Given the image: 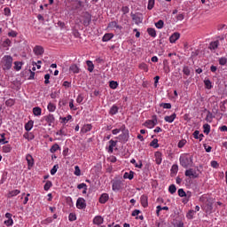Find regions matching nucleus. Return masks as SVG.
I'll list each match as a JSON object with an SVG mask.
<instances>
[{"label":"nucleus","mask_w":227,"mask_h":227,"mask_svg":"<svg viewBox=\"0 0 227 227\" xmlns=\"http://www.w3.org/2000/svg\"><path fill=\"white\" fill-rule=\"evenodd\" d=\"M3 63H4V70H10L12 68V65H13V58L10 55H5L3 58Z\"/></svg>","instance_id":"1"},{"label":"nucleus","mask_w":227,"mask_h":227,"mask_svg":"<svg viewBox=\"0 0 227 227\" xmlns=\"http://www.w3.org/2000/svg\"><path fill=\"white\" fill-rule=\"evenodd\" d=\"M179 160L183 168H188L192 164V156L191 157H187L186 155L181 156Z\"/></svg>","instance_id":"2"},{"label":"nucleus","mask_w":227,"mask_h":227,"mask_svg":"<svg viewBox=\"0 0 227 227\" xmlns=\"http://www.w3.org/2000/svg\"><path fill=\"white\" fill-rule=\"evenodd\" d=\"M112 190L114 192H118V191H121L123 189V181L121 180H114L112 181Z\"/></svg>","instance_id":"3"},{"label":"nucleus","mask_w":227,"mask_h":227,"mask_svg":"<svg viewBox=\"0 0 227 227\" xmlns=\"http://www.w3.org/2000/svg\"><path fill=\"white\" fill-rule=\"evenodd\" d=\"M131 19L132 20H134L135 24H141V22H143V14L137 12L136 14H134L133 12H131Z\"/></svg>","instance_id":"4"},{"label":"nucleus","mask_w":227,"mask_h":227,"mask_svg":"<svg viewBox=\"0 0 227 227\" xmlns=\"http://www.w3.org/2000/svg\"><path fill=\"white\" fill-rule=\"evenodd\" d=\"M129 132H126V133H121V135L116 137L115 139H118L120 143H122L123 145H125V143L129 141Z\"/></svg>","instance_id":"5"},{"label":"nucleus","mask_w":227,"mask_h":227,"mask_svg":"<svg viewBox=\"0 0 227 227\" xmlns=\"http://www.w3.org/2000/svg\"><path fill=\"white\" fill-rule=\"evenodd\" d=\"M82 24L85 27H88L91 24V14L90 12H84Z\"/></svg>","instance_id":"6"},{"label":"nucleus","mask_w":227,"mask_h":227,"mask_svg":"<svg viewBox=\"0 0 227 227\" xmlns=\"http://www.w3.org/2000/svg\"><path fill=\"white\" fill-rule=\"evenodd\" d=\"M76 207L79 208V210H83V208H86V200L83 198H78L76 200Z\"/></svg>","instance_id":"7"},{"label":"nucleus","mask_w":227,"mask_h":227,"mask_svg":"<svg viewBox=\"0 0 227 227\" xmlns=\"http://www.w3.org/2000/svg\"><path fill=\"white\" fill-rule=\"evenodd\" d=\"M184 175L185 176H189V178H198V176H200V175L192 168L186 170Z\"/></svg>","instance_id":"8"},{"label":"nucleus","mask_w":227,"mask_h":227,"mask_svg":"<svg viewBox=\"0 0 227 227\" xmlns=\"http://www.w3.org/2000/svg\"><path fill=\"white\" fill-rule=\"evenodd\" d=\"M43 52H45V50H43V47H42L40 45H36L34 48V53L35 54V56H42V54H43Z\"/></svg>","instance_id":"9"},{"label":"nucleus","mask_w":227,"mask_h":227,"mask_svg":"<svg viewBox=\"0 0 227 227\" xmlns=\"http://www.w3.org/2000/svg\"><path fill=\"white\" fill-rule=\"evenodd\" d=\"M154 157H155V162L156 164L160 165L162 163V153L160 152H156L155 154H154Z\"/></svg>","instance_id":"10"},{"label":"nucleus","mask_w":227,"mask_h":227,"mask_svg":"<svg viewBox=\"0 0 227 227\" xmlns=\"http://www.w3.org/2000/svg\"><path fill=\"white\" fill-rule=\"evenodd\" d=\"M109 147H108V152L109 153H113V152L114 151V146H116V145H118V140H110L109 141Z\"/></svg>","instance_id":"11"},{"label":"nucleus","mask_w":227,"mask_h":227,"mask_svg":"<svg viewBox=\"0 0 227 227\" xmlns=\"http://www.w3.org/2000/svg\"><path fill=\"white\" fill-rule=\"evenodd\" d=\"M107 201H109V194L107 193L101 194V196L99 197V203L104 205L105 203H107Z\"/></svg>","instance_id":"12"},{"label":"nucleus","mask_w":227,"mask_h":227,"mask_svg":"<svg viewBox=\"0 0 227 227\" xmlns=\"http://www.w3.org/2000/svg\"><path fill=\"white\" fill-rule=\"evenodd\" d=\"M104 223V218L101 215L95 216L93 219V224H97L98 226H100V224Z\"/></svg>","instance_id":"13"},{"label":"nucleus","mask_w":227,"mask_h":227,"mask_svg":"<svg viewBox=\"0 0 227 227\" xmlns=\"http://www.w3.org/2000/svg\"><path fill=\"white\" fill-rule=\"evenodd\" d=\"M214 200L212 199L207 200V203L206 206V212H212L214 207Z\"/></svg>","instance_id":"14"},{"label":"nucleus","mask_w":227,"mask_h":227,"mask_svg":"<svg viewBox=\"0 0 227 227\" xmlns=\"http://www.w3.org/2000/svg\"><path fill=\"white\" fill-rule=\"evenodd\" d=\"M141 205L144 207V208H146L148 207V196L142 195L140 198Z\"/></svg>","instance_id":"15"},{"label":"nucleus","mask_w":227,"mask_h":227,"mask_svg":"<svg viewBox=\"0 0 227 227\" xmlns=\"http://www.w3.org/2000/svg\"><path fill=\"white\" fill-rule=\"evenodd\" d=\"M180 38V33L176 32L169 37L170 43H175Z\"/></svg>","instance_id":"16"},{"label":"nucleus","mask_w":227,"mask_h":227,"mask_svg":"<svg viewBox=\"0 0 227 227\" xmlns=\"http://www.w3.org/2000/svg\"><path fill=\"white\" fill-rule=\"evenodd\" d=\"M145 125L148 129H153V127H155V125H157V118H155V122H153V121H152V120H149L145 122Z\"/></svg>","instance_id":"17"},{"label":"nucleus","mask_w":227,"mask_h":227,"mask_svg":"<svg viewBox=\"0 0 227 227\" xmlns=\"http://www.w3.org/2000/svg\"><path fill=\"white\" fill-rule=\"evenodd\" d=\"M69 71L72 72L73 74H79V72H81V68H79L77 65L73 64L69 67Z\"/></svg>","instance_id":"18"},{"label":"nucleus","mask_w":227,"mask_h":227,"mask_svg":"<svg viewBox=\"0 0 227 227\" xmlns=\"http://www.w3.org/2000/svg\"><path fill=\"white\" fill-rule=\"evenodd\" d=\"M26 160L27 161L28 168H33V166L35 164V160L33 159V156H31V154H27L26 156Z\"/></svg>","instance_id":"19"},{"label":"nucleus","mask_w":227,"mask_h":227,"mask_svg":"<svg viewBox=\"0 0 227 227\" xmlns=\"http://www.w3.org/2000/svg\"><path fill=\"white\" fill-rule=\"evenodd\" d=\"M176 118V114H173L170 116H165L164 120L165 121H167L168 123H173L175 121V119Z\"/></svg>","instance_id":"20"},{"label":"nucleus","mask_w":227,"mask_h":227,"mask_svg":"<svg viewBox=\"0 0 227 227\" xmlns=\"http://www.w3.org/2000/svg\"><path fill=\"white\" fill-rule=\"evenodd\" d=\"M44 120L49 123V125H51V123H54V115L50 114L49 115L44 116Z\"/></svg>","instance_id":"21"},{"label":"nucleus","mask_w":227,"mask_h":227,"mask_svg":"<svg viewBox=\"0 0 227 227\" xmlns=\"http://www.w3.org/2000/svg\"><path fill=\"white\" fill-rule=\"evenodd\" d=\"M91 124H86L82 128L81 132L82 134H86V132H90V130H91Z\"/></svg>","instance_id":"22"},{"label":"nucleus","mask_w":227,"mask_h":227,"mask_svg":"<svg viewBox=\"0 0 227 227\" xmlns=\"http://www.w3.org/2000/svg\"><path fill=\"white\" fill-rule=\"evenodd\" d=\"M33 113L35 116H41L42 115V108L40 106H35L33 108Z\"/></svg>","instance_id":"23"},{"label":"nucleus","mask_w":227,"mask_h":227,"mask_svg":"<svg viewBox=\"0 0 227 227\" xmlns=\"http://www.w3.org/2000/svg\"><path fill=\"white\" fill-rule=\"evenodd\" d=\"M108 27H115L116 29H122L123 27L120 25H118V22L112 21L108 24Z\"/></svg>","instance_id":"24"},{"label":"nucleus","mask_w":227,"mask_h":227,"mask_svg":"<svg viewBox=\"0 0 227 227\" xmlns=\"http://www.w3.org/2000/svg\"><path fill=\"white\" fill-rule=\"evenodd\" d=\"M147 33L150 36H152L153 38H155V36H157V32L154 30V28L153 27H149L147 28Z\"/></svg>","instance_id":"25"},{"label":"nucleus","mask_w":227,"mask_h":227,"mask_svg":"<svg viewBox=\"0 0 227 227\" xmlns=\"http://www.w3.org/2000/svg\"><path fill=\"white\" fill-rule=\"evenodd\" d=\"M123 178H125V179L129 178V180H132L134 178V171H129V173L126 172L123 175Z\"/></svg>","instance_id":"26"},{"label":"nucleus","mask_w":227,"mask_h":227,"mask_svg":"<svg viewBox=\"0 0 227 227\" xmlns=\"http://www.w3.org/2000/svg\"><path fill=\"white\" fill-rule=\"evenodd\" d=\"M209 45V49L215 51L219 47V41L211 42Z\"/></svg>","instance_id":"27"},{"label":"nucleus","mask_w":227,"mask_h":227,"mask_svg":"<svg viewBox=\"0 0 227 227\" xmlns=\"http://www.w3.org/2000/svg\"><path fill=\"white\" fill-rule=\"evenodd\" d=\"M87 67H88V70L90 72H93V69L95 68V65H93V62L90 60H87L86 61Z\"/></svg>","instance_id":"28"},{"label":"nucleus","mask_w":227,"mask_h":227,"mask_svg":"<svg viewBox=\"0 0 227 227\" xmlns=\"http://www.w3.org/2000/svg\"><path fill=\"white\" fill-rule=\"evenodd\" d=\"M204 84H205L207 90H212V88L214 87V86L212 85V82H211L209 79L205 80V81H204Z\"/></svg>","instance_id":"29"},{"label":"nucleus","mask_w":227,"mask_h":227,"mask_svg":"<svg viewBox=\"0 0 227 227\" xmlns=\"http://www.w3.org/2000/svg\"><path fill=\"white\" fill-rule=\"evenodd\" d=\"M59 145L58 144H54L51 148L50 149L51 153H56V152H58V150H59Z\"/></svg>","instance_id":"30"},{"label":"nucleus","mask_w":227,"mask_h":227,"mask_svg":"<svg viewBox=\"0 0 227 227\" xmlns=\"http://www.w3.org/2000/svg\"><path fill=\"white\" fill-rule=\"evenodd\" d=\"M116 113H118V107L114 105L111 108H110V111H109V114L114 116V114H116Z\"/></svg>","instance_id":"31"},{"label":"nucleus","mask_w":227,"mask_h":227,"mask_svg":"<svg viewBox=\"0 0 227 227\" xmlns=\"http://www.w3.org/2000/svg\"><path fill=\"white\" fill-rule=\"evenodd\" d=\"M33 121H29L26 125H25V130H27V132H29V130H31V129H33Z\"/></svg>","instance_id":"32"},{"label":"nucleus","mask_w":227,"mask_h":227,"mask_svg":"<svg viewBox=\"0 0 227 227\" xmlns=\"http://www.w3.org/2000/svg\"><path fill=\"white\" fill-rule=\"evenodd\" d=\"M150 146H153V148H159V139L154 138L151 143Z\"/></svg>","instance_id":"33"},{"label":"nucleus","mask_w":227,"mask_h":227,"mask_svg":"<svg viewBox=\"0 0 227 227\" xmlns=\"http://www.w3.org/2000/svg\"><path fill=\"white\" fill-rule=\"evenodd\" d=\"M19 194H20V191L13 190V191L9 192L8 198H13V196H17Z\"/></svg>","instance_id":"34"},{"label":"nucleus","mask_w":227,"mask_h":227,"mask_svg":"<svg viewBox=\"0 0 227 227\" xmlns=\"http://www.w3.org/2000/svg\"><path fill=\"white\" fill-rule=\"evenodd\" d=\"M203 129H204V130H203L204 134H207V135L210 134V125L209 124H207V123L204 124Z\"/></svg>","instance_id":"35"},{"label":"nucleus","mask_w":227,"mask_h":227,"mask_svg":"<svg viewBox=\"0 0 227 227\" xmlns=\"http://www.w3.org/2000/svg\"><path fill=\"white\" fill-rule=\"evenodd\" d=\"M14 68L19 72V70L22 69V62L15 61L14 62Z\"/></svg>","instance_id":"36"},{"label":"nucleus","mask_w":227,"mask_h":227,"mask_svg":"<svg viewBox=\"0 0 227 227\" xmlns=\"http://www.w3.org/2000/svg\"><path fill=\"white\" fill-rule=\"evenodd\" d=\"M155 26L158 29H162L164 27V21L160 20L158 22L155 23Z\"/></svg>","instance_id":"37"},{"label":"nucleus","mask_w":227,"mask_h":227,"mask_svg":"<svg viewBox=\"0 0 227 227\" xmlns=\"http://www.w3.org/2000/svg\"><path fill=\"white\" fill-rule=\"evenodd\" d=\"M111 38H113V34H106L102 40L103 42H109V40H111Z\"/></svg>","instance_id":"38"},{"label":"nucleus","mask_w":227,"mask_h":227,"mask_svg":"<svg viewBox=\"0 0 227 227\" xmlns=\"http://www.w3.org/2000/svg\"><path fill=\"white\" fill-rule=\"evenodd\" d=\"M52 187V182L51 181H46L43 189L44 191H49V189H51Z\"/></svg>","instance_id":"39"},{"label":"nucleus","mask_w":227,"mask_h":227,"mask_svg":"<svg viewBox=\"0 0 227 227\" xmlns=\"http://www.w3.org/2000/svg\"><path fill=\"white\" fill-rule=\"evenodd\" d=\"M153 6H155V0H149L147 9L153 10Z\"/></svg>","instance_id":"40"},{"label":"nucleus","mask_w":227,"mask_h":227,"mask_svg":"<svg viewBox=\"0 0 227 227\" xmlns=\"http://www.w3.org/2000/svg\"><path fill=\"white\" fill-rule=\"evenodd\" d=\"M48 111H50V113H54V111H56V106H54L52 103H49Z\"/></svg>","instance_id":"41"},{"label":"nucleus","mask_w":227,"mask_h":227,"mask_svg":"<svg viewBox=\"0 0 227 227\" xmlns=\"http://www.w3.org/2000/svg\"><path fill=\"white\" fill-rule=\"evenodd\" d=\"M168 192H170V194H175V192H176V186L175 184H171L168 187Z\"/></svg>","instance_id":"42"},{"label":"nucleus","mask_w":227,"mask_h":227,"mask_svg":"<svg viewBox=\"0 0 227 227\" xmlns=\"http://www.w3.org/2000/svg\"><path fill=\"white\" fill-rule=\"evenodd\" d=\"M58 169H59V166L58 164L54 165L51 169V175H56V173H58Z\"/></svg>","instance_id":"43"},{"label":"nucleus","mask_w":227,"mask_h":227,"mask_svg":"<svg viewBox=\"0 0 227 227\" xmlns=\"http://www.w3.org/2000/svg\"><path fill=\"white\" fill-rule=\"evenodd\" d=\"M160 107H163V109H171L170 103H161L160 104Z\"/></svg>","instance_id":"44"},{"label":"nucleus","mask_w":227,"mask_h":227,"mask_svg":"<svg viewBox=\"0 0 227 227\" xmlns=\"http://www.w3.org/2000/svg\"><path fill=\"white\" fill-rule=\"evenodd\" d=\"M186 143H187V140H185V139L180 140L177 144L178 148H184V146H185Z\"/></svg>","instance_id":"45"},{"label":"nucleus","mask_w":227,"mask_h":227,"mask_svg":"<svg viewBox=\"0 0 227 227\" xmlns=\"http://www.w3.org/2000/svg\"><path fill=\"white\" fill-rule=\"evenodd\" d=\"M227 63V59L224 57H222L219 59V65H221L222 67H224V65H226Z\"/></svg>","instance_id":"46"},{"label":"nucleus","mask_w":227,"mask_h":227,"mask_svg":"<svg viewBox=\"0 0 227 227\" xmlns=\"http://www.w3.org/2000/svg\"><path fill=\"white\" fill-rule=\"evenodd\" d=\"M213 118H214V114H212L210 111H207L206 121H212Z\"/></svg>","instance_id":"47"},{"label":"nucleus","mask_w":227,"mask_h":227,"mask_svg":"<svg viewBox=\"0 0 227 227\" xmlns=\"http://www.w3.org/2000/svg\"><path fill=\"white\" fill-rule=\"evenodd\" d=\"M110 88L112 90H116L118 88V82L114 81L110 82Z\"/></svg>","instance_id":"48"},{"label":"nucleus","mask_w":227,"mask_h":227,"mask_svg":"<svg viewBox=\"0 0 227 227\" xmlns=\"http://www.w3.org/2000/svg\"><path fill=\"white\" fill-rule=\"evenodd\" d=\"M3 150H4V153H10V152H12V146L7 145L3 147Z\"/></svg>","instance_id":"49"},{"label":"nucleus","mask_w":227,"mask_h":227,"mask_svg":"<svg viewBox=\"0 0 227 227\" xmlns=\"http://www.w3.org/2000/svg\"><path fill=\"white\" fill-rule=\"evenodd\" d=\"M72 119V115H67V117H60V120H62L63 123H67V121H70Z\"/></svg>","instance_id":"50"},{"label":"nucleus","mask_w":227,"mask_h":227,"mask_svg":"<svg viewBox=\"0 0 227 227\" xmlns=\"http://www.w3.org/2000/svg\"><path fill=\"white\" fill-rule=\"evenodd\" d=\"M183 72L184 75H191V69H189V67H184Z\"/></svg>","instance_id":"51"},{"label":"nucleus","mask_w":227,"mask_h":227,"mask_svg":"<svg viewBox=\"0 0 227 227\" xmlns=\"http://www.w3.org/2000/svg\"><path fill=\"white\" fill-rule=\"evenodd\" d=\"M11 13H12V11L10 10V8L5 7V8L4 9V14L6 17H10Z\"/></svg>","instance_id":"52"},{"label":"nucleus","mask_w":227,"mask_h":227,"mask_svg":"<svg viewBox=\"0 0 227 227\" xmlns=\"http://www.w3.org/2000/svg\"><path fill=\"white\" fill-rule=\"evenodd\" d=\"M177 192H178V196H180V198H185V191H184V189H179L178 191H177Z\"/></svg>","instance_id":"53"},{"label":"nucleus","mask_w":227,"mask_h":227,"mask_svg":"<svg viewBox=\"0 0 227 227\" xmlns=\"http://www.w3.org/2000/svg\"><path fill=\"white\" fill-rule=\"evenodd\" d=\"M24 137H25V139H35V135H33L31 133H26V134H24Z\"/></svg>","instance_id":"54"},{"label":"nucleus","mask_w":227,"mask_h":227,"mask_svg":"<svg viewBox=\"0 0 227 227\" xmlns=\"http://www.w3.org/2000/svg\"><path fill=\"white\" fill-rule=\"evenodd\" d=\"M74 175L76 176H81V168H79V166L74 167Z\"/></svg>","instance_id":"55"},{"label":"nucleus","mask_w":227,"mask_h":227,"mask_svg":"<svg viewBox=\"0 0 227 227\" xmlns=\"http://www.w3.org/2000/svg\"><path fill=\"white\" fill-rule=\"evenodd\" d=\"M52 223V217H48L42 222V224H51Z\"/></svg>","instance_id":"56"},{"label":"nucleus","mask_w":227,"mask_h":227,"mask_svg":"<svg viewBox=\"0 0 227 227\" xmlns=\"http://www.w3.org/2000/svg\"><path fill=\"white\" fill-rule=\"evenodd\" d=\"M4 224L6 226H13V219L11 218V219L5 220Z\"/></svg>","instance_id":"57"},{"label":"nucleus","mask_w":227,"mask_h":227,"mask_svg":"<svg viewBox=\"0 0 227 227\" xmlns=\"http://www.w3.org/2000/svg\"><path fill=\"white\" fill-rule=\"evenodd\" d=\"M119 132L127 133V132H129V129H127V127H125V125H122V126H121V128L119 129Z\"/></svg>","instance_id":"58"},{"label":"nucleus","mask_w":227,"mask_h":227,"mask_svg":"<svg viewBox=\"0 0 227 227\" xmlns=\"http://www.w3.org/2000/svg\"><path fill=\"white\" fill-rule=\"evenodd\" d=\"M192 196V192H185L184 198H186V202H189V200H191Z\"/></svg>","instance_id":"59"},{"label":"nucleus","mask_w":227,"mask_h":227,"mask_svg":"<svg viewBox=\"0 0 227 227\" xmlns=\"http://www.w3.org/2000/svg\"><path fill=\"white\" fill-rule=\"evenodd\" d=\"M171 173H178V165H173L172 166Z\"/></svg>","instance_id":"60"},{"label":"nucleus","mask_w":227,"mask_h":227,"mask_svg":"<svg viewBox=\"0 0 227 227\" xmlns=\"http://www.w3.org/2000/svg\"><path fill=\"white\" fill-rule=\"evenodd\" d=\"M82 100H84V98L82 97V95H78V97L76 98L77 104H82Z\"/></svg>","instance_id":"61"},{"label":"nucleus","mask_w":227,"mask_h":227,"mask_svg":"<svg viewBox=\"0 0 227 227\" xmlns=\"http://www.w3.org/2000/svg\"><path fill=\"white\" fill-rule=\"evenodd\" d=\"M77 219V216L75 215V214L71 213L69 215V221H75Z\"/></svg>","instance_id":"62"},{"label":"nucleus","mask_w":227,"mask_h":227,"mask_svg":"<svg viewBox=\"0 0 227 227\" xmlns=\"http://www.w3.org/2000/svg\"><path fill=\"white\" fill-rule=\"evenodd\" d=\"M121 11H122V12L124 13V15L127 14V13H129V6H123V7L121 8Z\"/></svg>","instance_id":"63"},{"label":"nucleus","mask_w":227,"mask_h":227,"mask_svg":"<svg viewBox=\"0 0 227 227\" xmlns=\"http://www.w3.org/2000/svg\"><path fill=\"white\" fill-rule=\"evenodd\" d=\"M211 166H212V168H219V163H217V161H215V160H212Z\"/></svg>","instance_id":"64"}]
</instances>
